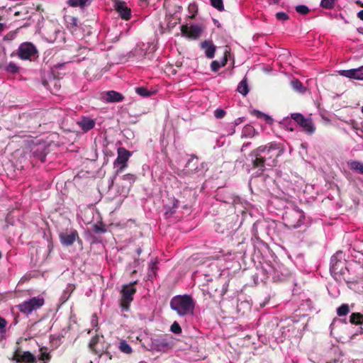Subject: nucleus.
Masks as SVG:
<instances>
[{
	"mask_svg": "<svg viewBox=\"0 0 363 363\" xmlns=\"http://www.w3.org/2000/svg\"><path fill=\"white\" fill-rule=\"evenodd\" d=\"M281 151L276 145L260 146L250 155L253 167L261 174L267 168H271L277 163Z\"/></svg>",
	"mask_w": 363,
	"mask_h": 363,
	"instance_id": "nucleus-1",
	"label": "nucleus"
},
{
	"mask_svg": "<svg viewBox=\"0 0 363 363\" xmlns=\"http://www.w3.org/2000/svg\"><path fill=\"white\" fill-rule=\"evenodd\" d=\"M210 1L211 6L219 11H223L224 10L223 0H210Z\"/></svg>",
	"mask_w": 363,
	"mask_h": 363,
	"instance_id": "nucleus-38",
	"label": "nucleus"
},
{
	"mask_svg": "<svg viewBox=\"0 0 363 363\" xmlns=\"http://www.w3.org/2000/svg\"><path fill=\"white\" fill-rule=\"evenodd\" d=\"M119 350L125 354H130L132 352V348L130 345L125 341L121 340L118 346Z\"/></svg>",
	"mask_w": 363,
	"mask_h": 363,
	"instance_id": "nucleus-31",
	"label": "nucleus"
},
{
	"mask_svg": "<svg viewBox=\"0 0 363 363\" xmlns=\"http://www.w3.org/2000/svg\"><path fill=\"white\" fill-rule=\"evenodd\" d=\"M179 207V201L177 199H172L171 206L166 205L165 209L166 211L164 213L167 218L170 217L173 213H175L176 209Z\"/></svg>",
	"mask_w": 363,
	"mask_h": 363,
	"instance_id": "nucleus-24",
	"label": "nucleus"
},
{
	"mask_svg": "<svg viewBox=\"0 0 363 363\" xmlns=\"http://www.w3.org/2000/svg\"><path fill=\"white\" fill-rule=\"evenodd\" d=\"M93 230L96 233H102L106 232V229L104 226L97 224L94 225Z\"/></svg>",
	"mask_w": 363,
	"mask_h": 363,
	"instance_id": "nucleus-46",
	"label": "nucleus"
},
{
	"mask_svg": "<svg viewBox=\"0 0 363 363\" xmlns=\"http://www.w3.org/2000/svg\"><path fill=\"white\" fill-rule=\"evenodd\" d=\"M248 145H249L248 143H247V144H246V145H242V150H243V149H244L245 147H246Z\"/></svg>",
	"mask_w": 363,
	"mask_h": 363,
	"instance_id": "nucleus-60",
	"label": "nucleus"
},
{
	"mask_svg": "<svg viewBox=\"0 0 363 363\" xmlns=\"http://www.w3.org/2000/svg\"><path fill=\"white\" fill-rule=\"evenodd\" d=\"M170 331L174 334H180L182 333V328L177 322H174L170 327Z\"/></svg>",
	"mask_w": 363,
	"mask_h": 363,
	"instance_id": "nucleus-40",
	"label": "nucleus"
},
{
	"mask_svg": "<svg viewBox=\"0 0 363 363\" xmlns=\"http://www.w3.org/2000/svg\"><path fill=\"white\" fill-rule=\"evenodd\" d=\"M152 347L155 350L167 352L172 347V342L166 337L157 338L152 340Z\"/></svg>",
	"mask_w": 363,
	"mask_h": 363,
	"instance_id": "nucleus-17",
	"label": "nucleus"
},
{
	"mask_svg": "<svg viewBox=\"0 0 363 363\" xmlns=\"http://www.w3.org/2000/svg\"><path fill=\"white\" fill-rule=\"evenodd\" d=\"M291 85L293 89L298 93L303 94L306 91V88L297 79L292 80L291 82Z\"/></svg>",
	"mask_w": 363,
	"mask_h": 363,
	"instance_id": "nucleus-27",
	"label": "nucleus"
},
{
	"mask_svg": "<svg viewBox=\"0 0 363 363\" xmlns=\"http://www.w3.org/2000/svg\"><path fill=\"white\" fill-rule=\"evenodd\" d=\"M201 28L198 25H191L189 26L188 25H182L181 26V33L183 36L196 40L199 38L201 34Z\"/></svg>",
	"mask_w": 363,
	"mask_h": 363,
	"instance_id": "nucleus-12",
	"label": "nucleus"
},
{
	"mask_svg": "<svg viewBox=\"0 0 363 363\" xmlns=\"http://www.w3.org/2000/svg\"><path fill=\"white\" fill-rule=\"evenodd\" d=\"M286 225L291 228H298L303 225L304 213L297 207L286 211L283 217Z\"/></svg>",
	"mask_w": 363,
	"mask_h": 363,
	"instance_id": "nucleus-6",
	"label": "nucleus"
},
{
	"mask_svg": "<svg viewBox=\"0 0 363 363\" xmlns=\"http://www.w3.org/2000/svg\"><path fill=\"white\" fill-rule=\"evenodd\" d=\"M350 321L352 324H362L363 323V315L359 313H353L350 315Z\"/></svg>",
	"mask_w": 363,
	"mask_h": 363,
	"instance_id": "nucleus-30",
	"label": "nucleus"
},
{
	"mask_svg": "<svg viewBox=\"0 0 363 363\" xmlns=\"http://www.w3.org/2000/svg\"><path fill=\"white\" fill-rule=\"evenodd\" d=\"M48 147L45 143H39L38 145H35L32 149L31 152L34 157L40 160L42 162L45 161L46 155L48 152Z\"/></svg>",
	"mask_w": 363,
	"mask_h": 363,
	"instance_id": "nucleus-16",
	"label": "nucleus"
},
{
	"mask_svg": "<svg viewBox=\"0 0 363 363\" xmlns=\"http://www.w3.org/2000/svg\"><path fill=\"white\" fill-rule=\"evenodd\" d=\"M71 21L69 22L72 26H76L77 23V19L74 17H71L69 19Z\"/></svg>",
	"mask_w": 363,
	"mask_h": 363,
	"instance_id": "nucleus-48",
	"label": "nucleus"
},
{
	"mask_svg": "<svg viewBox=\"0 0 363 363\" xmlns=\"http://www.w3.org/2000/svg\"><path fill=\"white\" fill-rule=\"evenodd\" d=\"M280 0H269L270 3L279 4Z\"/></svg>",
	"mask_w": 363,
	"mask_h": 363,
	"instance_id": "nucleus-54",
	"label": "nucleus"
},
{
	"mask_svg": "<svg viewBox=\"0 0 363 363\" xmlns=\"http://www.w3.org/2000/svg\"><path fill=\"white\" fill-rule=\"evenodd\" d=\"M296 121L294 120V116H287L284 118L281 121L279 122V124L281 127L284 128L288 130H294V127L296 126Z\"/></svg>",
	"mask_w": 363,
	"mask_h": 363,
	"instance_id": "nucleus-22",
	"label": "nucleus"
},
{
	"mask_svg": "<svg viewBox=\"0 0 363 363\" xmlns=\"http://www.w3.org/2000/svg\"><path fill=\"white\" fill-rule=\"evenodd\" d=\"M31 8L30 6H23L21 8L20 11H16L14 13L15 16H20L21 15H27L29 13V10Z\"/></svg>",
	"mask_w": 363,
	"mask_h": 363,
	"instance_id": "nucleus-43",
	"label": "nucleus"
},
{
	"mask_svg": "<svg viewBox=\"0 0 363 363\" xmlns=\"http://www.w3.org/2000/svg\"><path fill=\"white\" fill-rule=\"evenodd\" d=\"M59 238L62 245L65 246H71L77 238H79L78 233L76 230H71L65 233H60Z\"/></svg>",
	"mask_w": 363,
	"mask_h": 363,
	"instance_id": "nucleus-15",
	"label": "nucleus"
},
{
	"mask_svg": "<svg viewBox=\"0 0 363 363\" xmlns=\"http://www.w3.org/2000/svg\"><path fill=\"white\" fill-rule=\"evenodd\" d=\"M357 17H358L360 20L363 21V10H361V11H359L357 13Z\"/></svg>",
	"mask_w": 363,
	"mask_h": 363,
	"instance_id": "nucleus-50",
	"label": "nucleus"
},
{
	"mask_svg": "<svg viewBox=\"0 0 363 363\" xmlns=\"http://www.w3.org/2000/svg\"><path fill=\"white\" fill-rule=\"evenodd\" d=\"M251 128H252V127H251V126L245 127V130H250Z\"/></svg>",
	"mask_w": 363,
	"mask_h": 363,
	"instance_id": "nucleus-59",
	"label": "nucleus"
},
{
	"mask_svg": "<svg viewBox=\"0 0 363 363\" xmlns=\"http://www.w3.org/2000/svg\"><path fill=\"white\" fill-rule=\"evenodd\" d=\"M276 18L279 21H286L289 19V16L287 13H286L284 12H278L276 13Z\"/></svg>",
	"mask_w": 363,
	"mask_h": 363,
	"instance_id": "nucleus-45",
	"label": "nucleus"
},
{
	"mask_svg": "<svg viewBox=\"0 0 363 363\" xmlns=\"http://www.w3.org/2000/svg\"><path fill=\"white\" fill-rule=\"evenodd\" d=\"M37 52L38 50L33 43L25 42L19 45L17 55L21 60H30Z\"/></svg>",
	"mask_w": 363,
	"mask_h": 363,
	"instance_id": "nucleus-11",
	"label": "nucleus"
},
{
	"mask_svg": "<svg viewBox=\"0 0 363 363\" xmlns=\"http://www.w3.org/2000/svg\"><path fill=\"white\" fill-rule=\"evenodd\" d=\"M253 113H257V114H259V113H262V112H260L259 111H255L253 112Z\"/></svg>",
	"mask_w": 363,
	"mask_h": 363,
	"instance_id": "nucleus-58",
	"label": "nucleus"
},
{
	"mask_svg": "<svg viewBox=\"0 0 363 363\" xmlns=\"http://www.w3.org/2000/svg\"><path fill=\"white\" fill-rule=\"evenodd\" d=\"M135 92L138 95H140L141 96H144V97H147V96H150L152 95V92L150 91L147 88H145L144 86L136 87Z\"/></svg>",
	"mask_w": 363,
	"mask_h": 363,
	"instance_id": "nucleus-34",
	"label": "nucleus"
},
{
	"mask_svg": "<svg viewBox=\"0 0 363 363\" xmlns=\"http://www.w3.org/2000/svg\"><path fill=\"white\" fill-rule=\"evenodd\" d=\"M214 113H218V114H220V113H225V111H224L223 109L217 108V109L214 111Z\"/></svg>",
	"mask_w": 363,
	"mask_h": 363,
	"instance_id": "nucleus-52",
	"label": "nucleus"
},
{
	"mask_svg": "<svg viewBox=\"0 0 363 363\" xmlns=\"http://www.w3.org/2000/svg\"><path fill=\"white\" fill-rule=\"evenodd\" d=\"M136 281L130 282L122 286L121 291V298L120 299V307L122 311H128L130 304L133 301V296L136 292L135 284Z\"/></svg>",
	"mask_w": 363,
	"mask_h": 363,
	"instance_id": "nucleus-5",
	"label": "nucleus"
},
{
	"mask_svg": "<svg viewBox=\"0 0 363 363\" xmlns=\"http://www.w3.org/2000/svg\"><path fill=\"white\" fill-rule=\"evenodd\" d=\"M92 0H68L67 4L72 7L79 6L83 8L86 6L89 5L91 3Z\"/></svg>",
	"mask_w": 363,
	"mask_h": 363,
	"instance_id": "nucleus-25",
	"label": "nucleus"
},
{
	"mask_svg": "<svg viewBox=\"0 0 363 363\" xmlns=\"http://www.w3.org/2000/svg\"><path fill=\"white\" fill-rule=\"evenodd\" d=\"M36 10L37 11H43V9L41 8V5H38L36 6Z\"/></svg>",
	"mask_w": 363,
	"mask_h": 363,
	"instance_id": "nucleus-55",
	"label": "nucleus"
},
{
	"mask_svg": "<svg viewBox=\"0 0 363 363\" xmlns=\"http://www.w3.org/2000/svg\"><path fill=\"white\" fill-rule=\"evenodd\" d=\"M95 121L87 116H82L77 121V124L84 131L88 132L95 126Z\"/></svg>",
	"mask_w": 363,
	"mask_h": 363,
	"instance_id": "nucleus-19",
	"label": "nucleus"
},
{
	"mask_svg": "<svg viewBox=\"0 0 363 363\" xmlns=\"http://www.w3.org/2000/svg\"><path fill=\"white\" fill-rule=\"evenodd\" d=\"M113 7L121 18L128 21L131 18V10L123 0H113Z\"/></svg>",
	"mask_w": 363,
	"mask_h": 363,
	"instance_id": "nucleus-13",
	"label": "nucleus"
},
{
	"mask_svg": "<svg viewBox=\"0 0 363 363\" xmlns=\"http://www.w3.org/2000/svg\"><path fill=\"white\" fill-rule=\"evenodd\" d=\"M141 252H142L141 248H138V249L137 250V253H138V255H140V254L141 253Z\"/></svg>",
	"mask_w": 363,
	"mask_h": 363,
	"instance_id": "nucleus-57",
	"label": "nucleus"
},
{
	"mask_svg": "<svg viewBox=\"0 0 363 363\" xmlns=\"http://www.w3.org/2000/svg\"><path fill=\"white\" fill-rule=\"evenodd\" d=\"M330 271L335 279L340 281L342 279L346 282L350 281L349 279L345 277L348 269L346 267L345 255L342 251H338L332 256L330 259Z\"/></svg>",
	"mask_w": 363,
	"mask_h": 363,
	"instance_id": "nucleus-3",
	"label": "nucleus"
},
{
	"mask_svg": "<svg viewBox=\"0 0 363 363\" xmlns=\"http://www.w3.org/2000/svg\"><path fill=\"white\" fill-rule=\"evenodd\" d=\"M243 119H244V118H243V117H240V118H237V119L235 121V125H239V124H240L242 122H243Z\"/></svg>",
	"mask_w": 363,
	"mask_h": 363,
	"instance_id": "nucleus-49",
	"label": "nucleus"
},
{
	"mask_svg": "<svg viewBox=\"0 0 363 363\" xmlns=\"http://www.w3.org/2000/svg\"><path fill=\"white\" fill-rule=\"evenodd\" d=\"M349 312L350 308L347 304H342L337 308V313L339 316L346 315Z\"/></svg>",
	"mask_w": 363,
	"mask_h": 363,
	"instance_id": "nucleus-36",
	"label": "nucleus"
},
{
	"mask_svg": "<svg viewBox=\"0 0 363 363\" xmlns=\"http://www.w3.org/2000/svg\"><path fill=\"white\" fill-rule=\"evenodd\" d=\"M207 164L201 162L196 157L192 156L188 160L183 169L177 172L181 178L186 177H192L194 176L201 177L204 175L207 171Z\"/></svg>",
	"mask_w": 363,
	"mask_h": 363,
	"instance_id": "nucleus-4",
	"label": "nucleus"
},
{
	"mask_svg": "<svg viewBox=\"0 0 363 363\" xmlns=\"http://www.w3.org/2000/svg\"><path fill=\"white\" fill-rule=\"evenodd\" d=\"M123 180L128 182L130 184L135 182L136 179L135 175L133 174H126L122 177Z\"/></svg>",
	"mask_w": 363,
	"mask_h": 363,
	"instance_id": "nucleus-42",
	"label": "nucleus"
},
{
	"mask_svg": "<svg viewBox=\"0 0 363 363\" xmlns=\"http://www.w3.org/2000/svg\"><path fill=\"white\" fill-rule=\"evenodd\" d=\"M44 298L40 296L33 297L18 305L19 311L26 315L30 314L33 311L40 308L44 305Z\"/></svg>",
	"mask_w": 363,
	"mask_h": 363,
	"instance_id": "nucleus-8",
	"label": "nucleus"
},
{
	"mask_svg": "<svg viewBox=\"0 0 363 363\" xmlns=\"http://www.w3.org/2000/svg\"><path fill=\"white\" fill-rule=\"evenodd\" d=\"M130 156V152L125 148L120 147L118 149V156L113 163L116 174H120L127 167V162Z\"/></svg>",
	"mask_w": 363,
	"mask_h": 363,
	"instance_id": "nucleus-10",
	"label": "nucleus"
},
{
	"mask_svg": "<svg viewBox=\"0 0 363 363\" xmlns=\"http://www.w3.org/2000/svg\"><path fill=\"white\" fill-rule=\"evenodd\" d=\"M50 84H54V86L55 88V91H56L59 89L58 86L57 84V81L55 79H53L52 81H51Z\"/></svg>",
	"mask_w": 363,
	"mask_h": 363,
	"instance_id": "nucleus-51",
	"label": "nucleus"
},
{
	"mask_svg": "<svg viewBox=\"0 0 363 363\" xmlns=\"http://www.w3.org/2000/svg\"><path fill=\"white\" fill-rule=\"evenodd\" d=\"M104 99L108 102H120L122 101L124 99V96L122 94L111 90L106 91L104 95Z\"/></svg>",
	"mask_w": 363,
	"mask_h": 363,
	"instance_id": "nucleus-21",
	"label": "nucleus"
},
{
	"mask_svg": "<svg viewBox=\"0 0 363 363\" xmlns=\"http://www.w3.org/2000/svg\"><path fill=\"white\" fill-rule=\"evenodd\" d=\"M98 325V320H97V317L96 315L94 314L93 316H92V319H91V325L93 328L97 326Z\"/></svg>",
	"mask_w": 363,
	"mask_h": 363,
	"instance_id": "nucleus-47",
	"label": "nucleus"
},
{
	"mask_svg": "<svg viewBox=\"0 0 363 363\" xmlns=\"http://www.w3.org/2000/svg\"><path fill=\"white\" fill-rule=\"evenodd\" d=\"M340 75L357 80H363V66L356 69H343L339 71Z\"/></svg>",
	"mask_w": 363,
	"mask_h": 363,
	"instance_id": "nucleus-18",
	"label": "nucleus"
},
{
	"mask_svg": "<svg viewBox=\"0 0 363 363\" xmlns=\"http://www.w3.org/2000/svg\"><path fill=\"white\" fill-rule=\"evenodd\" d=\"M336 0H321L320 6L325 9H331L334 7Z\"/></svg>",
	"mask_w": 363,
	"mask_h": 363,
	"instance_id": "nucleus-37",
	"label": "nucleus"
},
{
	"mask_svg": "<svg viewBox=\"0 0 363 363\" xmlns=\"http://www.w3.org/2000/svg\"><path fill=\"white\" fill-rule=\"evenodd\" d=\"M201 48L205 50L206 57L212 59L215 56L216 46L211 40H204L201 43Z\"/></svg>",
	"mask_w": 363,
	"mask_h": 363,
	"instance_id": "nucleus-20",
	"label": "nucleus"
},
{
	"mask_svg": "<svg viewBox=\"0 0 363 363\" xmlns=\"http://www.w3.org/2000/svg\"><path fill=\"white\" fill-rule=\"evenodd\" d=\"M157 269V262L151 261V262L149 264V272H148V279H152L153 277L155 276Z\"/></svg>",
	"mask_w": 363,
	"mask_h": 363,
	"instance_id": "nucleus-35",
	"label": "nucleus"
},
{
	"mask_svg": "<svg viewBox=\"0 0 363 363\" xmlns=\"http://www.w3.org/2000/svg\"><path fill=\"white\" fill-rule=\"evenodd\" d=\"M333 115H321V118L323 121V123L325 125H328L331 123H334L335 125L340 127L341 124L340 123L337 122V121H340V122H342L350 126L356 131V133L357 135L363 138V128H360L359 124L356 122L354 120L349 118H342V117H340L337 118L336 117H333L330 118L328 116H332Z\"/></svg>",
	"mask_w": 363,
	"mask_h": 363,
	"instance_id": "nucleus-7",
	"label": "nucleus"
},
{
	"mask_svg": "<svg viewBox=\"0 0 363 363\" xmlns=\"http://www.w3.org/2000/svg\"><path fill=\"white\" fill-rule=\"evenodd\" d=\"M147 1H148V0H140V1H142V2H145V3H147Z\"/></svg>",
	"mask_w": 363,
	"mask_h": 363,
	"instance_id": "nucleus-61",
	"label": "nucleus"
},
{
	"mask_svg": "<svg viewBox=\"0 0 363 363\" xmlns=\"http://www.w3.org/2000/svg\"><path fill=\"white\" fill-rule=\"evenodd\" d=\"M40 363H48L51 359V355L50 352L47 351H43V348L40 349V354L38 357Z\"/></svg>",
	"mask_w": 363,
	"mask_h": 363,
	"instance_id": "nucleus-32",
	"label": "nucleus"
},
{
	"mask_svg": "<svg viewBox=\"0 0 363 363\" xmlns=\"http://www.w3.org/2000/svg\"><path fill=\"white\" fill-rule=\"evenodd\" d=\"M237 90L243 96H246L249 92L247 77H245L238 84Z\"/></svg>",
	"mask_w": 363,
	"mask_h": 363,
	"instance_id": "nucleus-26",
	"label": "nucleus"
},
{
	"mask_svg": "<svg viewBox=\"0 0 363 363\" xmlns=\"http://www.w3.org/2000/svg\"><path fill=\"white\" fill-rule=\"evenodd\" d=\"M229 54L228 50H225L224 52V56L220 62L218 60H213L211 63V69L213 72H217L220 67L225 66L228 62V55Z\"/></svg>",
	"mask_w": 363,
	"mask_h": 363,
	"instance_id": "nucleus-23",
	"label": "nucleus"
},
{
	"mask_svg": "<svg viewBox=\"0 0 363 363\" xmlns=\"http://www.w3.org/2000/svg\"><path fill=\"white\" fill-rule=\"evenodd\" d=\"M4 28H5L4 24H3V23H0V33H1V31H3V30L4 29Z\"/></svg>",
	"mask_w": 363,
	"mask_h": 363,
	"instance_id": "nucleus-53",
	"label": "nucleus"
},
{
	"mask_svg": "<svg viewBox=\"0 0 363 363\" xmlns=\"http://www.w3.org/2000/svg\"><path fill=\"white\" fill-rule=\"evenodd\" d=\"M7 321L5 318L0 317V342L6 337Z\"/></svg>",
	"mask_w": 363,
	"mask_h": 363,
	"instance_id": "nucleus-28",
	"label": "nucleus"
},
{
	"mask_svg": "<svg viewBox=\"0 0 363 363\" xmlns=\"http://www.w3.org/2000/svg\"><path fill=\"white\" fill-rule=\"evenodd\" d=\"M6 71L9 73L15 74L19 70L18 67L13 62H10L5 68Z\"/></svg>",
	"mask_w": 363,
	"mask_h": 363,
	"instance_id": "nucleus-39",
	"label": "nucleus"
},
{
	"mask_svg": "<svg viewBox=\"0 0 363 363\" xmlns=\"http://www.w3.org/2000/svg\"><path fill=\"white\" fill-rule=\"evenodd\" d=\"M351 169L356 171L360 174H363V162L357 160H352L348 162Z\"/></svg>",
	"mask_w": 363,
	"mask_h": 363,
	"instance_id": "nucleus-29",
	"label": "nucleus"
},
{
	"mask_svg": "<svg viewBox=\"0 0 363 363\" xmlns=\"http://www.w3.org/2000/svg\"><path fill=\"white\" fill-rule=\"evenodd\" d=\"M294 116V120L303 129L308 133L312 134L315 131V127L312 120L309 117H305L304 115H291Z\"/></svg>",
	"mask_w": 363,
	"mask_h": 363,
	"instance_id": "nucleus-14",
	"label": "nucleus"
},
{
	"mask_svg": "<svg viewBox=\"0 0 363 363\" xmlns=\"http://www.w3.org/2000/svg\"><path fill=\"white\" fill-rule=\"evenodd\" d=\"M362 113H363V106L362 107Z\"/></svg>",
	"mask_w": 363,
	"mask_h": 363,
	"instance_id": "nucleus-63",
	"label": "nucleus"
},
{
	"mask_svg": "<svg viewBox=\"0 0 363 363\" xmlns=\"http://www.w3.org/2000/svg\"><path fill=\"white\" fill-rule=\"evenodd\" d=\"M16 363H37V357L29 351H24L20 347H18L11 358Z\"/></svg>",
	"mask_w": 363,
	"mask_h": 363,
	"instance_id": "nucleus-9",
	"label": "nucleus"
},
{
	"mask_svg": "<svg viewBox=\"0 0 363 363\" xmlns=\"http://www.w3.org/2000/svg\"><path fill=\"white\" fill-rule=\"evenodd\" d=\"M170 307L179 316H186L193 314L195 301L190 295H178L171 299Z\"/></svg>",
	"mask_w": 363,
	"mask_h": 363,
	"instance_id": "nucleus-2",
	"label": "nucleus"
},
{
	"mask_svg": "<svg viewBox=\"0 0 363 363\" xmlns=\"http://www.w3.org/2000/svg\"><path fill=\"white\" fill-rule=\"evenodd\" d=\"M217 118H223L225 115H215Z\"/></svg>",
	"mask_w": 363,
	"mask_h": 363,
	"instance_id": "nucleus-56",
	"label": "nucleus"
},
{
	"mask_svg": "<svg viewBox=\"0 0 363 363\" xmlns=\"http://www.w3.org/2000/svg\"><path fill=\"white\" fill-rule=\"evenodd\" d=\"M198 10L199 9L196 3L193 2L189 5L188 11L189 13H191V16H189L191 19H193L196 17V15L198 13Z\"/></svg>",
	"mask_w": 363,
	"mask_h": 363,
	"instance_id": "nucleus-33",
	"label": "nucleus"
},
{
	"mask_svg": "<svg viewBox=\"0 0 363 363\" xmlns=\"http://www.w3.org/2000/svg\"><path fill=\"white\" fill-rule=\"evenodd\" d=\"M296 11L300 14L305 15L307 14L310 10L308 7L305 5H298L296 7Z\"/></svg>",
	"mask_w": 363,
	"mask_h": 363,
	"instance_id": "nucleus-41",
	"label": "nucleus"
},
{
	"mask_svg": "<svg viewBox=\"0 0 363 363\" xmlns=\"http://www.w3.org/2000/svg\"><path fill=\"white\" fill-rule=\"evenodd\" d=\"M257 116H259V118H260V119H262L267 123H269V124L273 123L274 119L271 117L270 115H257Z\"/></svg>",
	"mask_w": 363,
	"mask_h": 363,
	"instance_id": "nucleus-44",
	"label": "nucleus"
},
{
	"mask_svg": "<svg viewBox=\"0 0 363 363\" xmlns=\"http://www.w3.org/2000/svg\"><path fill=\"white\" fill-rule=\"evenodd\" d=\"M361 333H363V328H361Z\"/></svg>",
	"mask_w": 363,
	"mask_h": 363,
	"instance_id": "nucleus-62",
	"label": "nucleus"
}]
</instances>
